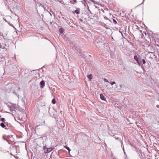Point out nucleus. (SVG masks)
<instances>
[{"label":"nucleus","instance_id":"6ab92c4d","mask_svg":"<svg viewBox=\"0 0 159 159\" xmlns=\"http://www.w3.org/2000/svg\"><path fill=\"white\" fill-rule=\"evenodd\" d=\"M52 102L53 104H55L56 103V101L55 99H52Z\"/></svg>","mask_w":159,"mask_h":159},{"label":"nucleus","instance_id":"f3484780","mask_svg":"<svg viewBox=\"0 0 159 159\" xmlns=\"http://www.w3.org/2000/svg\"><path fill=\"white\" fill-rule=\"evenodd\" d=\"M76 0H71L70 2L71 3L74 4L76 2Z\"/></svg>","mask_w":159,"mask_h":159},{"label":"nucleus","instance_id":"4be33fe9","mask_svg":"<svg viewBox=\"0 0 159 159\" xmlns=\"http://www.w3.org/2000/svg\"><path fill=\"white\" fill-rule=\"evenodd\" d=\"M13 93L15 95H16L17 96L18 98H19V95L17 94L15 91L13 92Z\"/></svg>","mask_w":159,"mask_h":159},{"label":"nucleus","instance_id":"f704fd0d","mask_svg":"<svg viewBox=\"0 0 159 159\" xmlns=\"http://www.w3.org/2000/svg\"><path fill=\"white\" fill-rule=\"evenodd\" d=\"M122 85H120V87H122Z\"/></svg>","mask_w":159,"mask_h":159},{"label":"nucleus","instance_id":"7ed1b4c3","mask_svg":"<svg viewBox=\"0 0 159 159\" xmlns=\"http://www.w3.org/2000/svg\"><path fill=\"white\" fill-rule=\"evenodd\" d=\"M134 59L136 61L138 65L139 66H141L142 69H143V65H141V63L139 61L138 57L136 55H135L134 56Z\"/></svg>","mask_w":159,"mask_h":159},{"label":"nucleus","instance_id":"aec40b11","mask_svg":"<svg viewBox=\"0 0 159 159\" xmlns=\"http://www.w3.org/2000/svg\"><path fill=\"white\" fill-rule=\"evenodd\" d=\"M112 20H113V23L115 25L117 23L116 20L114 19H113Z\"/></svg>","mask_w":159,"mask_h":159},{"label":"nucleus","instance_id":"4468645a","mask_svg":"<svg viewBox=\"0 0 159 159\" xmlns=\"http://www.w3.org/2000/svg\"><path fill=\"white\" fill-rule=\"evenodd\" d=\"M82 2V3L84 4V6L85 7H86V6H87V7H88V8H89L88 5L87 3L86 2V1H85V2H84V1L83 2Z\"/></svg>","mask_w":159,"mask_h":159},{"label":"nucleus","instance_id":"9d476101","mask_svg":"<svg viewBox=\"0 0 159 159\" xmlns=\"http://www.w3.org/2000/svg\"><path fill=\"white\" fill-rule=\"evenodd\" d=\"M80 8H77V9L75 11V12L77 14H79L80 13Z\"/></svg>","mask_w":159,"mask_h":159},{"label":"nucleus","instance_id":"cd10ccee","mask_svg":"<svg viewBox=\"0 0 159 159\" xmlns=\"http://www.w3.org/2000/svg\"><path fill=\"white\" fill-rule=\"evenodd\" d=\"M104 18L105 19H106V20H109L108 18L107 17H106V16H105L104 17Z\"/></svg>","mask_w":159,"mask_h":159},{"label":"nucleus","instance_id":"412c9836","mask_svg":"<svg viewBox=\"0 0 159 159\" xmlns=\"http://www.w3.org/2000/svg\"><path fill=\"white\" fill-rule=\"evenodd\" d=\"M143 63V64H145L146 63V61L144 59L142 60Z\"/></svg>","mask_w":159,"mask_h":159},{"label":"nucleus","instance_id":"c756f323","mask_svg":"<svg viewBox=\"0 0 159 159\" xmlns=\"http://www.w3.org/2000/svg\"><path fill=\"white\" fill-rule=\"evenodd\" d=\"M79 20L81 22H82L83 21V20L81 19H80Z\"/></svg>","mask_w":159,"mask_h":159},{"label":"nucleus","instance_id":"58836bf2","mask_svg":"<svg viewBox=\"0 0 159 159\" xmlns=\"http://www.w3.org/2000/svg\"><path fill=\"white\" fill-rule=\"evenodd\" d=\"M50 15H51V16H52V15L51 13L50 14Z\"/></svg>","mask_w":159,"mask_h":159},{"label":"nucleus","instance_id":"9b49d317","mask_svg":"<svg viewBox=\"0 0 159 159\" xmlns=\"http://www.w3.org/2000/svg\"><path fill=\"white\" fill-rule=\"evenodd\" d=\"M10 110L11 112L13 113L14 111H15V108L13 107H10Z\"/></svg>","mask_w":159,"mask_h":159},{"label":"nucleus","instance_id":"ddd939ff","mask_svg":"<svg viewBox=\"0 0 159 159\" xmlns=\"http://www.w3.org/2000/svg\"><path fill=\"white\" fill-rule=\"evenodd\" d=\"M59 31L61 34H62L64 32V30L62 28H60L59 30Z\"/></svg>","mask_w":159,"mask_h":159},{"label":"nucleus","instance_id":"4c0bfd02","mask_svg":"<svg viewBox=\"0 0 159 159\" xmlns=\"http://www.w3.org/2000/svg\"><path fill=\"white\" fill-rule=\"evenodd\" d=\"M43 123H45V121H44V122H43Z\"/></svg>","mask_w":159,"mask_h":159},{"label":"nucleus","instance_id":"f257e3e1","mask_svg":"<svg viewBox=\"0 0 159 159\" xmlns=\"http://www.w3.org/2000/svg\"><path fill=\"white\" fill-rule=\"evenodd\" d=\"M54 149V148H47L46 146H43V151L45 153H49L52 151Z\"/></svg>","mask_w":159,"mask_h":159},{"label":"nucleus","instance_id":"1a4fd4ad","mask_svg":"<svg viewBox=\"0 0 159 159\" xmlns=\"http://www.w3.org/2000/svg\"><path fill=\"white\" fill-rule=\"evenodd\" d=\"M22 102H23V110H24V109H25L26 108V104H25V102L24 101L23 99H22Z\"/></svg>","mask_w":159,"mask_h":159},{"label":"nucleus","instance_id":"a878e982","mask_svg":"<svg viewBox=\"0 0 159 159\" xmlns=\"http://www.w3.org/2000/svg\"><path fill=\"white\" fill-rule=\"evenodd\" d=\"M104 80L106 82H109L106 79H104Z\"/></svg>","mask_w":159,"mask_h":159},{"label":"nucleus","instance_id":"ea45409f","mask_svg":"<svg viewBox=\"0 0 159 159\" xmlns=\"http://www.w3.org/2000/svg\"><path fill=\"white\" fill-rule=\"evenodd\" d=\"M12 0L13 1H14V0Z\"/></svg>","mask_w":159,"mask_h":159},{"label":"nucleus","instance_id":"6e6552de","mask_svg":"<svg viewBox=\"0 0 159 159\" xmlns=\"http://www.w3.org/2000/svg\"><path fill=\"white\" fill-rule=\"evenodd\" d=\"M100 97L101 99L103 101H105L106 100V98L104 96L103 94H101L100 95Z\"/></svg>","mask_w":159,"mask_h":159},{"label":"nucleus","instance_id":"7c9ffc66","mask_svg":"<svg viewBox=\"0 0 159 159\" xmlns=\"http://www.w3.org/2000/svg\"><path fill=\"white\" fill-rule=\"evenodd\" d=\"M90 1H92L94 3V2H95V1L93 0H90Z\"/></svg>","mask_w":159,"mask_h":159},{"label":"nucleus","instance_id":"72a5a7b5","mask_svg":"<svg viewBox=\"0 0 159 159\" xmlns=\"http://www.w3.org/2000/svg\"><path fill=\"white\" fill-rule=\"evenodd\" d=\"M120 32L121 33V35H122V36L123 35V34H122V33H121V31H120Z\"/></svg>","mask_w":159,"mask_h":159},{"label":"nucleus","instance_id":"a211bd4d","mask_svg":"<svg viewBox=\"0 0 159 159\" xmlns=\"http://www.w3.org/2000/svg\"><path fill=\"white\" fill-rule=\"evenodd\" d=\"M1 126L2 128H4L5 127V125L3 123H0Z\"/></svg>","mask_w":159,"mask_h":159},{"label":"nucleus","instance_id":"20e7f679","mask_svg":"<svg viewBox=\"0 0 159 159\" xmlns=\"http://www.w3.org/2000/svg\"><path fill=\"white\" fill-rule=\"evenodd\" d=\"M84 52L82 51L81 49H79L77 52H76L77 54L79 56H82L84 55Z\"/></svg>","mask_w":159,"mask_h":159},{"label":"nucleus","instance_id":"2eb2a0df","mask_svg":"<svg viewBox=\"0 0 159 159\" xmlns=\"http://www.w3.org/2000/svg\"><path fill=\"white\" fill-rule=\"evenodd\" d=\"M92 75H91V74H90L89 75H88L87 76V77L88 78H89V79L90 80H91L92 79Z\"/></svg>","mask_w":159,"mask_h":159},{"label":"nucleus","instance_id":"0eeeda50","mask_svg":"<svg viewBox=\"0 0 159 159\" xmlns=\"http://www.w3.org/2000/svg\"><path fill=\"white\" fill-rule=\"evenodd\" d=\"M13 135H8L7 136V138H9V139L12 138V139H11V141L12 142H14V139H13Z\"/></svg>","mask_w":159,"mask_h":159},{"label":"nucleus","instance_id":"2f4dec72","mask_svg":"<svg viewBox=\"0 0 159 159\" xmlns=\"http://www.w3.org/2000/svg\"><path fill=\"white\" fill-rule=\"evenodd\" d=\"M144 0H143V2H142L141 4H139V5H141V4H143V2H144Z\"/></svg>","mask_w":159,"mask_h":159},{"label":"nucleus","instance_id":"423d86ee","mask_svg":"<svg viewBox=\"0 0 159 159\" xmlns=\"http://www.w3.org/2000/svg\"><path fill=\"white\" fill-rule=\"evenodd\" d=\"M113 137L114 138H115L116 139V140H118L119 142L121 143V144H122V141L120 139H119V137L117 136L116 135H115V134H113Z\"/></svg>","mask_w":159,"mask_h":159},{"label":"nucleus","instance_id":"b1692460","mask_svg":"<svg viewBox=\"0 0 159 159\" xmlns=\"http://www.w3.org/2000/svg\"><path fill=\"white\" fill-rule=\"evenodd\" d=\"M111 85H113L114 84H115V82L114 81L110 83Z\"/></svg>","mask_w":159,"mask_h":159},{"label":"nucleus","instance_id":"e433bc0d","mask_svg":"<svg viewBox=\"0 0 159 159\" xmlns=\"http://www.w3.org/2000/svg\"><path fill=\"white\" fill-rule=\"evenodd\" d=\"M116 88H117V85H116Z\"/></svg>","mask_w":159,"mask_h":159},{"label":"nucleus","instance_id":"39448f33","mask_svg":"<svg viewBox=\"0 0 159 159\" xmlns=\"http://www.w3.org/2000/svg\"><path fill=\"white\" fill-rule=\"evenodd\" d=\"M40 85L41 86L40 87L41 88H43L45 86V82L43 80H42L40 83Z\"/></svg>","mask_w":159,"mask_h":159},{"label":"nucleus","instance_id":"c85d7f7f","mask_svg":"<svg viewBox=\"0 0 159 159\" xmlns=\"http://www.w3.org/2000/svg\"><path fill=\"white\" fill-rule=\"evenodd\" d=\"M48 131H51V129L49 127H48Z\"/></svg>","mask_w":159,"mask_h":159},{"label":"nucleus","instance_id":"f8f14e48","mask_svg":"<svg viewBox=\"0 0 159 159\" xmlns=\"http://www.w3.org/2000/svg\"><path fill=\"white\" fill-rule=\"evenodd\" d=\"M145 68L147 70L149 69V64L148 62H147L146 64L145 65Z\"/></svg>","mask_w":159,"mask_h":159},{"label":"nucleus","instance_id":"dca6fc26","mask_svg":"<svg viewBox=\"0 0 159 159\" xmlns=\"http://www.w3.org/2000/svg\"><path fill=\"white\" fill-rule=\"evenodd\" d=\"M64 147L67 150H68L69 151V152L70 151V150L69 147H68L67 146H64Z\"/></svg>","mask_w":159,"mask_h":159},{"label":"nucleus","instance_id":"bb28decb","mask_svg":"<svg viewBox=\"0 0 159 159\" xmlns=\"http://www.w3.org/2000/svg\"><path fill=\"white\" fill-rule=\"evenodd\" d=\"M3 139L4 140L6 141L7 142H8V141L5 137H4L3 136Z\"/></svg>","mask_w":159,"mask_h":159},{"label":"nucleus","instance_id":"c9c22d12","mask_svg":"<svg viewBox=\"0 0 159 159\" xmlns=\"http://www.w3.org/2000/svg\"><path fill=\"white\" fill-rule=\"evenodd\" d=\"M84 0V2H85V1H86V0Z\"/></svg>","mask_w":159,"mask_h":159},{"label":"nucleus","instance_id":"473e14b6","mask_svg":"<svg viewBox=\"0 0 159 159\" xmlns=\"http://www.w3.org/2000/svg\"><path fill=\"white\" fill-rule=\"evenodd\" d=\"M123 147H124V146H123ZM123 151H124V153H125V152L124 151V148H123Z\"/></svg>","mask_w":159,"mask_h":159},{"label":"nucleus","instance_id":"f03ea898","mask_svg":"<svg viewBox=\"0 0 159 159\" xmlns=\"http://www.w3.org/2000/svg\"><path fill=\"white\" fill-rule=\"evenodd\" d=\"M8 47V45L6 44L5 42H4L3 43H0V49H3L4 51H6Z\"/></svg>","mask_w":159,"mask_h":159},{"label":"nucleus","instance_id":"393cba45","mask_svg":"<svg viewBox=\"0 0 159 159\" xmlns=\"http://www.w3.org/2000/svg\"><path fill=\"white\" fill-rule=\"evenodd\" d=\"M68 24L70 26V27H73V26L72 25H71V23H70V22H69V23H68V22H67Z\"/></svg>","mask_w":159,"mask_h":159},{"label":"nucleus","instance_id":"5701e85b","mask_svg":"<svg viewBox=\"0 0 159 159\" xmlns=\"http://www.w3.org/2000/svg\"><path fill=\"white\" fill-rule=\"evenodd\" d=\"M1 120L2 121V122H4L5 121V119L4 118H2L1 119Z\"/></svg>","mask_w":159,"mask_h":159}]
</instances>
